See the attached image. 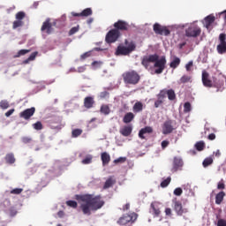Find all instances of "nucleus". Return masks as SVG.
I'll list each match as a JSON object with an SVG mask.
<instances>
[{"label":"nucleus","mask_w":226,"mask_h":226,"mask_svg":"<svg viewBox=\"0 0 226 226\" xmlns=\"http://www.w3.org/2000/svg\"><path fill=\"white\" fill-rule=\"evenodd\" d=\"M165 215H166V216H172V209L167 207V208L165 209Z\"/></svg>","instance_id":"e2e57ef3"},{"label":"nucleus","mask_w":226,"mask_h":226,"mask_svg":"<svg viewBox=\"0 0 226 226\" xmlns=\"http://www.w3.org/2000/svg\"><path fill=\"white\" fill-rule=\"evenodd\" d=\"M191 110H192V104L188 102H185L184 104V112L188 113V112H191Z\"/></svg>","instance_id":"de8ad7c7"},{"label":"nucleus","mask_w":226,"mask_h":226,"mask_svg":"<svg viewBox=\"0 0 226 226\" xmlns=\"http://www.w3.org/2000/svg\"><path fill=\"white\" fill-rule=\"evenodd\" d=\"M172 120H167L162 125V133L163 135H169L174 132V125Z\"/></svg>","instance_id":"dca6fc26"},{"label":"nucleus","mask_w":226,"mask_h":226,"mask_svg":"<svg viewBox=\"0 0 226 226\" xmlns=\"http://www.w3.org/2000/svg\"><path fill=\"white\" fill-rule=\"evenodd\" d=\"M151 208L153 211V215L154 216L158 217V216H160V215H162V211H160V207H158V205H156V203H152Z\"/></svg>","instance_id":"c85d7f7f"},{"label":"nucleus","mask_w":226,"mask_h":226,"mask_svg":"<svg viewBox=\"0 0 226 226\" xmlns=\"http://www.w3.org/2000/svg\"><path fill=\"white\" fill-rule=\"evenodd\" d=\"M132 119H135V115L132 112H128L124 115L123 122L128 124V123H132Z\"/></svg>","instance_id":"a878e982"},{"label":"nucleus","mask_w":226,"mask_h":226,"mask_svg":"<svg viewBox=\"0 0 226 226\" xmlns=\"http://www.w3.org/2000/svg\"><path fill=\"white\" fill-rule=\"evenodd\" d=\"M87 57H91V51H87L80 56L81 61H84V59H87Z\"/></svg>","instance_id":"864d4df0"},{"label":"nucleus","mask_w":226,"mask_h":226,"mask_svg":"<svg viewBox=\"0 0 226 226\" xmlns=\"http://www.w3.org/2000/svg\"><path fill=\"white\" fill-rule=\"evenodd\" d=\"M217 226H226V221L224 219H219L217 222Z\"/></svg>","instance_id":"680f3d73"},{"label":"nucleus","mask_w":226,"mask_h":226,"mask_svg":"<svg viewBox=\"0 0 226 226\" xmlns=\"http://www.w3.org/2000/svg\"><path fill=\"white\" fill-rule=\"evenodd\" d=\"M170 181H171L170 177H167L165 180H163L161 183V187L162 188H167V186H169V185H170Z\"/></svg>","instance_id":"c03bdc74"},{"label":"nucleus","mask_w":226,"mask_h":226,"mask_svg":"<svg viewBox=\"0 0 226 226\" xmlns=\"http://www.w3.org/2000/svg\"><path fill=\"white\" fill-rule=\"evenodd\" d=\"M4 160L6 163H9L10 165H12V163H15L16 162L15 155L13 154V153L7 154L4 157Z\"/></svg>","instance_id":"bb28decb"},{"label":"nucleus","mask_w":226,"mask_h":226,"mask_svg":"<svg viewBox=\"0 0 226 226\" xmlns=\"http://www.w3.org/2000/svg\"><path fill=\"white\" fill-rule=\"evenodd\" d=\"M16 20L12 23V29H18V27L24 26V19H26V12L19 11L15 15Z\"/></svg>","instance_id":"1a4fd4ad"},{"label":"nucleus","mask_w":226,"mask_h":226,"mask_svg":"<svg viewBox=\"0 0 226 226\" xmlns=\"http://www.w3.org/2000/svg\"><path fill=\"white\" fill-rule=\"evenodd\" d=\"M188 82H192V76L184 75L180 78V84H186Z\"/></svg>","instance_id":"f704fd0d"},{"label":"nucleus","mask_w":226,"mask_h":226,"mask_svg":"<svg viewBox=\"0 0 226 226\" xmlns=\"http://www.w3.org/2000/svg\"><path fill=\"white\" fill-rule=\"evenodd\" d=\"M138 216L139 215L135 213L124 214L118 219L117 223H118V225H128V223H135Z\"/></svg>","instance_id":"20e7f679"},{"label":"nucleus","mask_w":226,"mask_h":226,"mask_svg":"<svg viewBox=\"0 0 226 226\" xmlns=\"http://www.w3.org/2000/svg\"><path fill=\"white\" fill-rule=\"evenodd\" d=\"M93 162V155L88 154L86 156L85 159L82 160L81 163H83V165H89V163Z\"/></svg>","instance_id":"c9c22d12"},{"label":"nucleus","mask_w":226,"mask_h":226,"mask_svg":"<svg viewBox=\"0 0 226 226\" xmlns=\"http://www.w3.org/2000/svg\"><path fill=\"white\" fill-rule=\"evenodd\" d=\"M179 64H181V59L177 56H175L173 61H171V63L170 64V68H173V70H176V68H177Z\"/></svg>","instance_id":"7c9ffc66"},{"label":"nucleus","mask_w":226,"mask_h":226,"mask_svg":"<svg viewBox=\"0 0 226 226\" xmlns=\"http://www.w3.org/2000/svg\"><path fill=\"white\" fill-rule=\"evenodd\" d=\"M66 205L69 206V207H72V209H77L79 203L75 200H68L66 201Z\"/></svg>","instance_id":"a19ab883"},{"label":"nucleus","mask_w":226,"mask_h":226,"mask_svg":"<svg viewBox=\"0 0 226 226\" xmlns=\"http://www.w3.org/2000/svg\"><path fill=\"white\" fill-rule=\"evenodd\" d=\"M22 192H24V189L22 188H15V189H12L10 193L11 195H20V193H22Z\"/></svg>","instance_id":"a18cd8bd"},{"label":"nucleus","mask_w":226,"mask_h":226,"mask_svg":"<svg viewBox=\"0 0 226 226\" xmlns=\"http://www.w3.org/2000/svg\"><path fill=\"white\" fill-rule=\"evenodd\" d=\"M215 16H207L205 18V26L207 27V29H209L211 24H213L215 22Z\"/></svg>","instance_id":"c756f323"},{"label":"nucleus","mask_w":226,"mask_h":226,"mask_svg":"<svg viewBox=\"0 0 226 226\" xmlns=\"http://www.w3.org/2000/svg\"><path fill=\"white\" fill-rule=\"evenodd\" d=\"M72 17H91L93 15V10L91 8H87L83 10L81 12H72Z\"/></svg>","instance_id":"a211bd4d"},{"label":"nucleus","mask_w":226,"mask_h":226,"mask_svg":"<svg viewBox=\"0 0 226 226\" xmlns=\"http://www.w3.org/2000/svg\"><path fill=\"white\" fill-rule=\"evenodd\" d=\"M169 34H170V30L167 26H163L161 35L169 36Z\"/></svg>","instance_id":"603ef678"},{"label":"nucleus","mask_w":226,"mask_h":226,"mask_svg":"<svg viewBox=\"0 0 226 226\" xmlns=\"http://www.w3.org/2000/svg\"><path fill=\"white\" fill-rule=\"evenodd\" d=\"M217 190H225V183H223V180L217 184Z\"/></svg>","instance_id":"6e6d98bb"},{"label":"nucleus","mask_w":226,"mask_h":226,"mask_svg":"<svg viewBox=\"0 0 226 226\" xmlns=\"http://www.w3.org/2000/svg\"><path fill=\"white\" fill-rule=\"evenodd\" d=\"M124 46H118L116 51V56H128V54H131V52H133L135 50L136 46L133 41L128 42V40L124 41Z\"/></svg>","instance_id":"7ed1b4c3"},{"label":"nucleus","mask_w":226,"mask_h":226,"mask_svg":"<svg viewBox=\"0 0 226 226\" xmlns=\"http://www.w3.org/2000/svg\"><path fill=\"white\" fill-rule=\"evenodd\" d=\"M174 210L178 216H183V215L188 213V209L183 207L181 201H174Z\"/></svg>","instance_id":"2eb2a0df"},{"label":"nucleus","mask_w":226,"mask_h":226,"mask_svg":"<svg viewBox=\"0 0 226 226\" xmlns=\"http://www.w3.org/2000/svg\"><path fill=\"white\" fill-rule=\"evenodd\" d=\"M132 126L127 125L120 130V133L124 137H130V135H132Z\"/></svg>","instance_id":"b1692460"},{"label":"nucleus","mask_w":226,"mask_h":226,"mask_svg":"<svg viewBox=\"0 0 226 226\" xmlns=\"http://www.w3.org/2000/svg\"><path fill=\"white\" fill-rule=\"evenodd\" d=\"M10 108V102H8V101L6 100H3L0 102V109H2L3 110H6V109Z\"/></svg>","instance_id":"4c0bfd02"},{"label":"nucleus","mask_w":226,"mask_h":226,"mask_svg":"<svg viewBox=\"0 0 226 226\" xmlns=\"http://www.w3.org/2000/svg\"><path fill=\"white\" fill-rule=\"evenodd\" d=\"M122 77L124 84L136 86L138 82H140V74L136 71L126 72L122 75Z\"/></svg>","instance_id":"f03ea898"},{"label":"nucleus","mask_w":226,"mask_h":226,"mask_svg":"<svg viewBox=\"0 0 226 226\" xmlns=\"http://www.w3.org/2000/svg\"><path fill=\"white\" fill-rule=\"evenodd\" d=\"M146 133H153V127L146 126L145 128L140 129L139 132V139H146V136H144Z\"/></svg>","instance_id":"412c9836"},{"label":"nucleus","mask_w":226,"mask_h":226,"mask_svg":"<svg viewBox=\"0 0 226 226\" xmlns=\"http://www.w3.org/2000/svg\"><path fill=\"white\" fill-rule=\"evenodd\" d=\"M78 73H84L86 72V66H80L77 70Z\"/></svg>","instance_id":"69168bd1"},{"label":"nucleus","mask_w":226,"mask_h":226,"mask_svg":"<svg viewBox=\"0 0 226 226\" xmlns=\"http://www.w3.org/2000/svg\"><path fill=\"white\" fill-rule=\"evenodd\" d=\"M166 94L168 96V100L170 102H174V100H176V92L173 89L166 90Z\"/></svg>","instance_id":"2f4dec72"},{"label":"nucleus","mask_w":226,"mask_h":226,"mask_svg":"<svg viewBox=\"0 0 226 226\" xmlns=\"http://www.w3.org/2000/svg\"><path fill=\"white\" fill-rule=\"evenodd\" d=\"M132 110L135 114L142 112V110H144V103H142L141 102H136L132 107Z\"/></svg>","instance_id":"5701e85b"},{"label":"nucleus","mask_w":226,"mask_h":226,"mask_svg":"<svg viewBox=\"0 0 226 226\" xmlns=\"http://www.w3.org/2000/svg\"><path fill=\"white\" fill-rule=\"evenodd\" d=\"M75 199L79 205V211L86 216H91L93 213H96V211L102 209V206H105V201L100 195L77 194Z\"/></svg>","instance_id":"f257e3e1"},{"label":"nucleus","mask_w":226,"mask_h":226,"mask_svg":"<svg viewBox=\"0 0 226 226\" xmlns=\"http://www.w3.org/2000/svg\"><path fill=\"white\" fill-rule=\"evenodd\" d=\"M13 112H15V109H11L8 110V111L5 113V117H10V116H11V114H13Z\"/></svg>","instance_id":"0e129e2a"},{"label":"nucleus","mask_w":226,"mask_h":226,"mask_svg":"<svg viewBox=\"0 0 226 226\" xmlns=\"http://www.w3.org/2000/svg\"><path fill=\"white\" fill-rule=\"evenodd\" d=\"M159 58L160 56H158V54L144 56L141 60V64L147 70V68H149V66L151 65V63L158 61Z\"/></svg>","instance_id":"9d476101"},{"label":"nucleus","mask_w":226,"mask_h":226,"mask_svg":"<svg viewBox=\"0 0 226 226\" xmlns=\"http://www.w3.org/2000/svg\"><path fill=\"white\" fill-rule=\"evenodd\" d=\"M34 112H36V108L32 107L30 109H26L19 113V117L22 119H26V121L31 119L33 116H34Z\"/></svg>","instance_id":"ddd939ff"},{"label":"nucleus","mask_w":226,"mask_h":226,"mask_svg":"<svg viewBox=\"0 0 226 226\" xmlns=\"http://www.w3.org/2000/svg\"><path fill=\"white\" fill-rule=\"evenodd\" d=\"M33 128L37 131L43 130V124H41L40 121H37L35 124H33Z\"/></svg>","instance_id":"37998d69"},{"label":"nucleus","mask_w":226,"mask_h":226,"mask_svg":"<svg viewBox=\"0 0 226 226\" xmlns=\"http://www.w3.org/2000/svg\"><path fill=\"white\" fill-rule=\"evenodd\" d=\"M166 96H167V90L164 89V90H161L160 91V93L157 95V98L159 100H162L163 101V99H165Z\"/></svg>","instance_id":"49530a36"},{"label":"nucleus","mask_w":226,"mask_h":226,"mask_svg":"<svg viewBox=\"0 0 226 226\" xmlns=\"http://www.w3.org/2000/svg\"><path fill=\"white\" fill-rule=\"evenodd\" d=\"M170 144V141H169V140L162 141V143H161L162 149H166L167 147H169Z\"/></svg>","instance_id":"5fc2aeb1"},{"label":"nucleus","mask_w":226,"mask_h":226,"mask_svg":"<svg viewBox=\"0 0 226 226\" xmlns=\"http://www.w3.org/2000/svg\"><path fill=\"white\" fill-rule=\"evenodd\" d=\"M113 26L115 27L114 29H117L119 33H121V31H130V27H131L128 22L122 19H119L117 22H115Z\"/></svg>","instance_id":"f8f14e48"},{"label":"nucleus","mask_w":226,"mask_h":226,"mask_svg":"<svg viewBox=\"0 0 226 226\" xmlns=\"http://www.w3.org/2000/svg\"><path fill=\"white\" fill-rule=\"evenodd\" d=\"M80 135H82V129H74L72 132V137L73 139H77V137H80Z\"/></svg>","instance_id":"e433bc0d"},{"label":"nucleus","mask_w":226,"mask_h":226,"mask_svg":"<svg viewBox=\"0 0 226 226\" xmlns=\"http://www.w3.org/2000/svg\"><path fill=\"white\" fill-rule=\"evenodd\" d=\"M31 140H33V139L29 137H23L22 138V143L23 144H29L31 142Z\"/></svg>","instance_id":"bf43d9fd"},{"label":"nucleus","mask_w":226,"mask_h":226,"mask_svg":"<svg viewBox=\"0 0 226 226\" xmlns=\"http://www.w3.org/2000/svg\"><path fill=\"white\" fill-rule=\"evenodd\" d=\"M216 50L220 55L226 54V34H219V44L216 47Z\"/></svg>","instance_id":"9b49d317"},{"label":"nucleus","mask_w":226,"mask_h":226,"mask_svg":"<svg viewBox=\"0 0 226 226\" xmlns=\"http://www.w3.org/2000/svg\"><path fill=\"white\" fill-rule=\"evenodd\" d=\"M213 163V158L212 157H207L203 161V167H209V165H212Z\"/></svg>","instance_id":"79ce46f5"},{"label":"nucleus","mask_w":226,"mask_h":226,"mask_svg":"<svg viewBox=\"0 0 226 226\" xmlns=\"http://www.w3.org/2000/svg\"><path fill=\"white\" fill-rule=\"evenodd\" d=\"M109 94H109V92L103 91V92H101V93H100L99 98H100L101 100H105V98H109Z\"/></svg>","instance_id":"09e8293b"},{"label":"nucleus","mask_w":226,"mask_h":226,"mask_svg":"<svg viewBox=\"0 0 226 226\" xmlns=\"http://www.w3.org/2000/svg\"><path fill=\"white\" fill-rule=\"evenodd\" d=\"M121 36V32H119L117 29H111L109 30L105 37L106 43H116L117 40H119V37Z\"/></svg>","instance_id":"423d86ee"},{"label":"nucleus","mask_w":226,"mask_h":226,"mask_svg":"<svg viewBox=\"0 0 226 226\" xmlns=\"http://www.w3.org/2000/svg\"><path fill=\"white\" fill-rule=\"evenodd\" d=\"M100 113L103 114V116H109V114H110V107H109L107 104H102Z\"/></svg>","instance_id":"cd10ccee"},{"label":"nucleus","mask_w":226,"mask_h":226,"mask_svg":"<svg viewBox=\"0 0 226 226\" xmlns=\"http://www.w3.org/2000/svg\"><path fill=\"white\" fill-rule=\"evenodd\" d=\"M223 199H225V192L221 191L219 193L215 195V204L220 206V204L223 202Z\"/></svg>","instance_id":"393cba45"},{"label":"nucleus","mask_w":226,"mask_h":226,"mask_svg":"<svg viewBox=\"0 0 226 226\" xmlns=\"http://www.w3.org/2000/svg\"><path fill=\"white\" fill-rule=\"evenodd\" d=\"M163 27L162 25L155 23L154 25V31L155 33V34H162V31L163 30Z\"/></svg>","instance_id":"72a5a7b5"},{"label":"nucleus","mask_w":226,"mask_h":226,"mask_svg":"<svg viewBox=\"0 0 226 226\" xmlns=\"http://www.w3.org/2000/svg\"><path fill=\"white\" fill-rule=\"evenodd\" d=\"M101 160L103 167H105V165H109V163H110V154H109L107 152H102L101 154Z\"/></svg>","instance_id":"4be33fe9"},{"label":"nucleus","mask_w":226,"mask_h":226,"mask_svg":"<svg viewBox=\"0 0 226 226\" xmlns=\"http://www.w3.org/2000/svg\"><path fill=\"white\" fill-rule=\"evenodd\" d=\"M163 103V100L162 99H158L157 101L154 102V107L155 109H158V107H160V105H162Z\"/></svg>","instance_id":"052dcab7"},{"label":"nucleus","mask_w":226,"mask_h":226,"mask_svg":"<svg viewBox=\"0 0 226 226\" xmlns=\"http://www.w3.org/2000/svg\"><path fill=\"white\" fill-rule=\"evenodd\" d=\"M94 97L87 96L84 99V107L85 109H93L94 107Z\"/></svg>","instance_id":"aec40b11"},{"label":"nucleus","mask_w":226,"mask_h":226,"mask_svg":"<svg viewBox=\"0 0 226 226\" xmlns=\"http://www.w3.org/2000/svg\"><path fill=\"white\" fill-rule=\"evenodd\" d=\"M126 162V157H119L114 160V163H124Z\"/></svg>","instance_id":"4d7b16f0"},{"label":"nucleus","mask_w":226,"mask_h":226,"mask_svg":"<svg viewBox=\"0 0 226 226\" xmlns=\"http://www.w3.org/2000/svg\"><path fill=\"white\" fill-rule=\"evenodd\" d=\"M202 33V29L200 28L197 25H191L185 30V36L187 38H199V35Z\"/></svg>","instance_id":"6e6552de"},{"label":"nucleus","mask_w":226,"mask_h":226,"mask_svg":"<svg viewBox=\"0 0 226 226\" xmlns=\"http://www.w3.org/2000/svg\"><path fill=\"white\" fill-rule=\"evenodd\" d=\"M202 84L205 87H222V83H216V81H213L209 79V73L207 71L202 72L201 76Z\"/></svg>","instance_id":"39448f33"},{"label":"nucleus","mask_w":226,"mask_h":226,"mask_svg":"<svg viewBox=\"0 0 226 226\" xmlns=\"http://www.w3.org/2000/svg\"><path fill=\"white\" fill-rule=\"evenodd\" d=\"M166 64H167V59L165 58V56L157 58V60L154 63V68H155L154 73H156V75H160L163 73Z\"/></svg>","instance_id":"0eeeda50"},{"label":"nucleus","mask_w":226,"mask_h":226,"mask_svg":"<svg viewBox=\"0 0 226 226\" xmlns=\"http://www.w3.org/2000/svg\"><path fill=\"white\" fill-rule=\"evenodd\" d=\"M195 147L197 151H204V147H206V145L204 144V141H200L195 144Z\"/></svg>","instance_id":"ea45409f"},{"label":"nucleus","mask_w":226,"mask_h":226,"mask_svg":"<svg viewBox=\"0 0 226 226\" xmlns=\"http://www.w3.org/2000/svg\"><path fill=\"white\" fill-rule=\"evenodd\" d=\"M183 159L180 157H174L171 172H177V170H183Z\"/></svg>","instance_id":"4468645a"},{"label":"nucleus","mask_w":226,"mask_h":226,"mask_svg":"<svg viewBox=\"0 0 226 226\" xmlns=\"http://www.w3.org/2000/svg\"><path fill=\"white\" fill-rule=\"evenodd\" d=\"M31 52V49H20L14 57H20L21 56H26V54H29Z\"/></svg>","instance_id":"58836bf2"},{"label":"nucleus","mask_w":226,"mask_h":226,"mask_svg":"<svg viewBox=\"0 0 226 226\" xmlns=\"http://www.w3.org/2000/svg\"><path fill=\"white\" fill-rule=\"evenodd\" d=\"M41 31L45 32L47 34H51L54 28H52V23H50V19H47L41 27Z\"/></svg>","instance_id":"f3484780"},{"label":"nucleus","mask_w":226,"mask_h":226,"mask_svg":"<svg viewBox=\"0 0 226 226\" xmlns=\"http://www.w3.org/2000/svg\"><path fill=\"white\" fill-rule=\"evenodd\" d=\"M79 26H73L72 28H71V30L69 31V36H73V34H75L76 33H79Z\"/></svg>","instance_id":"8fccbe9b"},{"label":"nucleus","mask_w":226,"mask_h":226,"mask_svg":"<svg viewBox=\"0 0 226 226\" xmlns=\"http://www.w3.org/2000/svg\"><path fill=\"white\" fill-rule=\"evenodd\" d=\"M116 183H117L116 177L114 176L109 177L104 183V185H103L104 190H109V188H112V186L116 185Z\"/></svg>","instance_id":"6ab92c4d"},{"label":"nucleus","mask_w":226,"mask_h":226,"mask_svg":"<svg viewBox=\"0 0 226 226\" xmlns=\"http://www.w3.org/2000/svg\"><path fill=\"white\" fill-rule=\"evenodd\" d=\"M208 140H215L216 139V135L215 133H211L207 137Z\"/></svg>","instance_id":"338daca9"},{"label":"nucleus","mask_w":226,"mask_h":226,"mask_svg":"<svg viewBox=\"0 0 226 226\" xmlns=\"http://www.w3.org/2000/svg\"><path fill=\"white\" fill-rule=\"evenodd\" d=\"M192 66H193V61L188 62V64H185L186 72H192Z\"/></svg>","instance_id":"13d9d810"},{"label":"nucleus","mask_w":226,"mask_h":226,"mask_svg":"<svg viewBox=\"0 0 226 226\" xmlns=\"http://www.w3.org/2000/svg\"><path fill=\"white\" fill-rule=\"evenodd\" d=\"M173 193L177 197H181V195H183V189H181V187H177L174 190Z\"/></svg>","instance_id":"3c124183"},{"label":"nucleus","mask_w":226,"mask_h":226,"mask_svg":"<svg viewBox=\"0 0 226 226\" xmlns=\"http://www.w3.org/2000/svg\"><path fill=\"white\" fill-rule=\"evenodd\" d=\"M214 154L217 157L220 158V156H222V153L220 152V150H216Z\"/></svg>","instance_id":"774afa93"},{"label":"nucleus","mask_w":226,"mask_h":226,"mask_svg":"<svg viewBox=\"0 0 226 226\" xmlns=\"http://www.w3.org/2000/svg\"><path fill=\"white\" fill-rule=\"evenodd\" d=\"M36 56H38V51L33 52L30 55V57L23 61L24 64H28V63H31V61H34L36 59Z\"/></svg>","instance_id":"473e14b6"}]
</instances>
